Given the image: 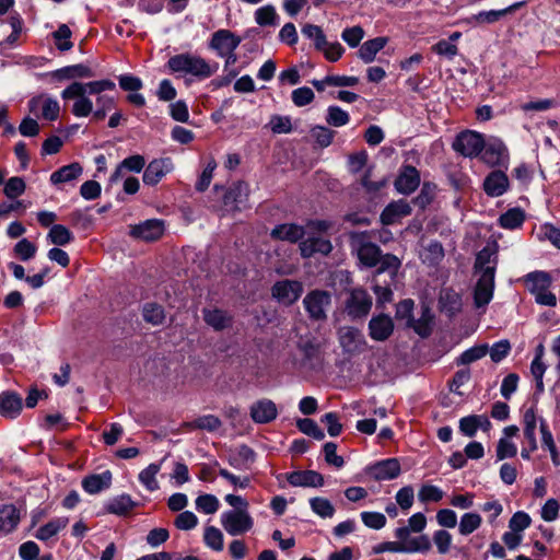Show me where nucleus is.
Here are the masks:
<instances>
[{
    "label": "nucleus",
    "mask_w": 560,
    "mask_h": 560,
    "mask_svg": "<svg viewBox=\"0 0 560 560\" xmlns=\"http://www.w3.org/2000/svg\"><path fill=\"white\" fill-rule=\"evenodd\" d=\"M143 318L145 322L153 325L162 324L164 319V311L162 306L158 304L148 303L143 306Z\"/></svg>",
    "instance_id": "56"
},
{
    "label": "nucleus",
    "mask_w": 560,
    "mask_h": 560,
    "mask_svg": "<svg viewBox=\"0 0 560 560\" xmlns=\"http://www.w3.org/2000/svg\"><path fill=\"white\" fill-rule=\"evenodd\" d=\"M22 410V399L13 392L0 394V415L7 418L16 417Z\"/></svg>",
    "instance_id": "32"
},
{
    "label": "nucleus",
    "mask_w": 560,
    "mask_h": 560,
    "mask_svg": "<svg viewBox=\"0 0 560 560\" xmlns=\"http://www.w3.org/2000/svg\"><path fill=\"white\" fill-rule=\"evenodd\" d=\"M312 511L323 517L330 518L335 514V508L328 499L316 497L310 500Z\"/></svg>",
    "instance_id": "46"
},
{
    "label": "nucleus",
    "mask_w": 560,
    "mask_h": 560,
    "mask_svg": "<svg viewBox=\"0 0 560 560\" xmlns=\"http://www.w3.org/2000/svg\"><path fill=\"white\" fill-rule=\"evenodd\" d=\"M311 136L320 148H327L331 144L335 132L325 126H314L311 129Z\"/></svg>",
    "instance_id": "52"
},
{
    "label": "nucleus",
    "mask_w": 560,
    "mask_h": 560,
    "mask_svg": "<svg viewBox=\"0 0 560 560\" xmlns=\"http://www.w3.org/2000/svg\"><path fill=\"white\" fill-rule=\"evenodd\" d=\"M330 303V293L323 290H313L303 299L305 311L310 317L315 320H323L326 318V311Z\"/></svg>",
    "instance_id": "8"
},
{
    "label": "nucleus",
    "mask_w": 560,
    "mask_h": 560,
    "mask_svg": "<svg viewBox=\"0 0 560 560\" xmlns=\"http://www.w3.org/2000/svg\"><path fill=\"white\" fill-rule=\"evenodd\" d=\"M221 424H222V422L217 416L206 415V416L195 419L191 422H188L186 425L190 430L199 429V430H206L209 432H213V431H217L221 427Z\"/></svg>",
    "instance_id": "45"
},
{
    "label": "nucleus",
    "mask_w": 560,
    "mask_h": 560,
    "mask_svg": "<svg viewBox=\"0 0 560 560\" xmlns=\"http://www.w3.org/2000/svg\"><path fill=\"white\" fill-rule=\"evenodd\" d=\"M395 499L401 510L408 511L412 506L415 500L413 488L411 486L402 487L397 491Z\"/></svg>",
    "instance_id": "59"
},
{
    "label": "nucleus",
    "mask_w": 560,
    "mask_h": 560,
    "mask_svg": "<svg viewBox=\"0 0 560 560\" xmlns=\"http://www.w3.org/2000/svg\"><path fill=\"white\" fill-rule=\"evenodd\" d=\"M361 520L363 524L372 529H381L386 524V517L380 512H362Z\"/></svg>",
    "instance_id": "62"
},
{
    "label": "nucleus",
    "mask_w": 560,
    "mask_h": 560,
    "mask_svg": "<svg viewBox=\"0 0 560 560\" xmlns=\"http://www.w3.org/2000/svg\"><path fill=\"white\" fill-rule=\"evenodd\" d=\"M485 147L481 133L466 130L460 132L453 142V149L465 158L479 156Z\"/></svg>",
    "instance_id": "7"
},
{
    "label": "nucleus",
    "mask_w": 560,
    "mask_h": 560,
    "mask_svg": "<svg viewBox=\"0 0 560 560\" xmlns=\"http://www.w3.org/2000/svg\"><path fill=\"white\" fill-rule=\"evenodd\" d=\"M350 120L349 114L339 106L331 105L327 108L326 121L334 127H342Z\"/></svg>",
    "instance_id": "49"
},
{
    "label": "nucleus",
    "mask_w": 560,
    "mask_h": 560,
    "mask_svg": "<svg viewBox=\"0 0 560 560\" xmlns=\"http://www.w3.org/2000/svg\"><path fill=\"white\" fill-rule=\"evenodd\" d=\"M278 14L273 5H264L256 10L255 21L260 26L276 25Z\"/></svg>",
    "instance_id": "50"
},
{
    "label": "nucleus",
    "mask_w": 560,
    "mask_h": 560,
    "mask_svg": "<svg viewBox=\"0 0 560 560\" xmlns=\"http://www.w3.org/2000/svg\"><path fill=\"white\" fill-rule=\"evenodd\" d=\"M420 184V174L413 166H405L395 180V188L398 192L409 195L413 192Z\"/></svg>",
    "instance_id": "19"
},
{
    "label": "nucleus",
    "mask_w": 560,
    "mask_h": 560,
    "mask_svg": "<svg viewBox=\"0 0 560 560\" xmlns=\"http://www.w3.org/2000/svg\"><path fill=\"white\" fill-rule=\"evenodd\" d=\"M167 67L173 73L180 75H190L198 80H205L213 75L219 66L217 62L210 63L202 57L183 52L171 57Z\"/></svg>",
    "instance_id": "2"
},
{
    "label": "nucleus",
    "mask_w": 560,
    "mask_h": 560,
    "mask_svg": "<svg viewBox=\"0 0 560 560\" xmlns=\"http://www.w3.org/2000/svg\"><path fill=\"white\" fill-rule=\"evenodd\" d=\"M482 523V518L478 513L467 512L460 516L458 523V532L463 536H468L477 530Z\"/></svg>",
    "instance_id": "42"
},
{
    "label": "nucleus",
    "mask_w": 560,
    "mask_h": 560,
    "mask_svg": "<svg viewBox=\"0 0 560 560\" xmlns=\"http://www.w3.org/2000/svg\"><path fill=\"white\" fill-rule=\"evenodd\" d=\"M82 174V167L79 163H71L60 167L50 175V182L54 185L71 183L78 179Z\"/></svg>",
    "instance_id": "35"
},
{
    "label": "nucleus",
    "mask_w": 560,
    "mask_h": 560,
    "mask_svg": "<svg viewBox=\"0 0 560 560\" xmlns=\"http://www.w3.org/2000/svg\"><path fill=\"white\" fill-rule=\"evenodd\" d=\"M530 517L527 513L518 511L510 518L509 527L512 532L522 533L530 525Z\"/></svg>",
    "instance_id": "64"
},
{
    "label": "nucleus",
    "mask_w": 560,
    "mask_h": 560,
    "mask_svg": "<svg viewBox=\"0 0 560 560\" xmlns=\"http://www.w3.org/2000/svg\"><path fill=\"white\" fill-rule=\"evenodd\" d=\"M481 160L489 166H501L509 160V153L505 144L499 139H491L480 153Z\"/></svg>",
    "instance_id": "11"
},
{
    "label": "nucleus",
    "mask_w": 560,
    "mask_h": 560,
    "mask_svg": "<svg viewBox=\"0 0 560 560\" xmlns=\"http://www.w3.org/2000/svg\"><path fill=\"white\" fill-rule=\"evenodd\" d=\"M220 522L224 530L231 536H240L249 532L254 520L248 510H229L221 514Z\"/></svg>",
    "instance_id": "4"
},
{
    "label": "nucleus",
    "mask_w": 560,
    "mask_h": 560,
    "mask_svg": "<svg viewBox=\"0 0 560 560\" xmlns=\"http://www.w3.org/2000/svg\"><path fill=\"white\" fill-rule=\"evenodd\" d=\"M248 186L243 182L233 184L225 192L223 203L229 210H240L247 200Z\"/></svg>",
    "instance_id": "22"
},
{
    "label": "nucleus",
    "mask_w": 560,
    "mask_h": 560,
    "mask_svg": "<svg viewBox=\"0 0 560 560\" xmlns=\"http://www.w3.org/2000/svg\"><path fill=\"white\" fill-rule=\"evenodd\" d=\"M494 291V276L491 269L487 272L478 275V280L474 291V303L476 307L480 308L490 303L493 298Z\"/></svg>",
    "instance_id": "10"
},
{
    "label": "nucleus",
    "mask_w": 560,
    "mask_h": 560,
    "mask_svg": "<svg viewBox=\"0 0 560 560\" xmlns=\"http://www.w3.org/2000/svg\"><path fill=\"white\" fill-rule=\"evenodd\" d=\"M68 524V518L66 517H59L54 518L46 523L45 525L40 526L35 537L39 540L46 541L50 539L51 537L56 536L61 529H63Z\"/></svg>",
    "instance_id": "40"
},
{
    "label": "nucleus",
    "mask_w": 560,
    "mask_h": 560,
    "mask_svg": "<svg viewBox=\"0 0 560 560\" xmlns=\"http://www.w3.org/2000/svg\"><path fill=\"white\" fill-rule=\"evenodd\" d=\"M444 492L441 488L424 483L418 491V500L422 503L439 502L443 499Z\"/></svg>",
    "instance_id": "48"
},
{
    "label": "nucleus",
    "mask_w": 560,
    "mask_h": 560,
    "mask_svg": "<svg viewBox=\"0 0 560 560\" xmlns=\"http://www.w3.org/2000/svg\"><path fill=\"white\" fill-rule=\"evenodd\" d=\"M203 541L206 546L214 551H222L224 547V536L222 532L214 526L205 528Z\"/></svg>",
    "instance_id": "44"
},
{
    "label": "nucleus",
    "mask_w": 560,
    "mask_h": 560,
    "mask_svg": "<svg viewBox=\"0 0 560 560\" xmlns=\"http://www.w3.org/2000/svg\"><path fill=\"white\" fill-rule=\"evenodd\" d=\"M538 421L540 419L537 418L534 408H528L523 412V430L524 436L527 440L530 451H535L537 448V440H536V428Z\"/></svg>",
    "instance_id": "33"
},
{
    "label": "nucleus",
    "mask_w": 560,
    "mask_h": 560,
    "mask_svg": "<svg viewBox=\"0 0 560 560\" xmlns=\"http://www.w3.org/2000/svg\"><path fill=\"white\" fill-rule=\"evenodd\" d=\"M366 471L374 480L381 481L397 478L400 475L401 468L398 459L388 458L369 466Z\"/></svg>",
    "instance_id": "13"
},
{
    "label": "nucleus",
    "mask_w": 560,
    "mask_h": 560,
    "mask_svg": "<svg viewBox=\"0 0 560 560\" xmlns=\"http://www.w3.org/2000/svg\"><path fill=\"white\" fill-rule=\"evenodd\" d=\"M161 470V464L152 463L139 472L138 479L148 491H156L160 488L156 475Z\"/></svg>",
    "instance_id": "38"
},
{
    "label": "nucleus",
    "mask_w": 560,
    "mask_h": 560,
    "mask_svg": "<svg viewBox=\"0 0 560 560\" xmlns=\"http://www.w3.org/2000/svg\"><path fill=\"white\" fill-rule=\"evenodd\" d=\"M411 213V207L406 200H397L390 202L381 213V221L383 224L390 225L399 219L407 217Z\"/></svg>",
    "instance_id": "23"
},
{
    "label": "nucleus",
    "mask_w": 560,
    "mask_h": 560,
    "mask_svg": "<svg viewBox=\"0 0 560 560\" xmlns=\"http://www.w3.org/2000/svg\"><path fill=\"white\" fill-rule=\"evenodd\" d=\"M288 481L293 487H322L324 478L315 470L293 471L288 475Z\"/></svg>",
    "instance_id": "25"
},
{
    "label": "nucleus",
    "mask_w": 560,
    "mask_h": 560,
    "mask_svg": "<svg viewBox=\"0 0 560 560\" xmlns=\"http://www.w3.org/2000/svg\"><path fill=\"white\" fill-rule=\"evenodd\" d=\"M320 421L326 425L327 432L330 436H338L342 432V424L340 423V419L336 412L325 413Z\"/></svg>",
    "instance_id": "61"
},
{
    "label": "nucleus",
    "mask_w": 560,
    "mask_h": 560,
    "mask_svg": "<svg viewBox=\"0 0 560 560\" xmlns=\"http://www.w3.org/2000/svg\"><path fill=\"white\" fill-rule=\"evenodd\" d=\"M116 84L108 79L79 82L74 81L61 92L63 100H72L71 113L78 117L92 116L93 120H103L115 107V98L107 91H114Z\"/></svg>",
    "instance_id": "1"
},
{
    "label": "nucleus",
    "mask_w": 560,
    "mask_h": 560,
    "mask_svg": "<svg viewBox=\"0 0 560 560\" xmlns=\"http://www.w3.org/2000/svg\"><path fill=\"white\" fill-rule=\"evenodd\" d=\"M349 238L352 252L363 266L371 268L378 265L381 248L371 241L368 232H352Z\"/></svg>",
    "instance_id": "3"
},
{
    "label": "nucleus",
    "mask_w": 560,
    "mask_h": 560,
    "mask_svg": "<svg viewBox=\"0 0 560 560\" xmlns=\"http://www.w3.org/2000/svg\"><path fill=\"white\" fill-rule=\"evenodd\" d=\"M423 545H418L416 541H411L410 544H399L397 541H387L381 545L378 551H389V552H424L431 548V544L429 538L421 539Z\"/></svg>",
    "instance_id": "30"
},
{
    "label": "nucleus",
    "mask_w": 560,
    "mask_h": 560,
    "mask_svg": "<svg viewBox=\"0 0 560 560\" xmlns=\"http://www.w3.org/2000/svg\"><path fill=\"white\" fill-rule=\"evenodd\" d=\"M497 257L495 253L490 248L481 249L476 257L475 269L478 275L487 272L491 269L492 275H495Z\"/></svg>",
    "instance_id": "39"
},
{
    "label": "nucleus",
    "mask_w": 560,
    "mask_h": 560,
    "mask_svg": "<svg viewBox=\"0 0 560 560\" xmlns=\"http://www.w3.org/2000/svg\"><path fill=\"white\" fill-rule=\"evenodd\" d=\"M307 237L300 242L301 255L305 258L312 257L315 254L328 255L332 245L330 241L322 235L306 234Z\"/></svg>",
    "instance_id": "15"
},
{
    "label": "nucleus",
    "mask_w": 560,
    "mask_h": 560,
    "mask_svg": "<svg viewBox=\"0 0 560 560\" xmlns=\"http://www.w3.org/2000/svg\"><path fill=\"white\" fill-rule=\"evenodd\" d=\"M303 292V285L296 280H281L273 284V298L284 305H291L298 301Z\"/></svg>",
    "instance_id": "9"
},
{
    "label": "nucleus",
    "mask_w": 560,
    "mask_h": 560,
    "mask_svg": "<svg viewBox=\"0 0 560 560\" xmlns=\"http://www.w3.org/2000/svg\"><path fill=\"white\" fill-rule=\"evenodd\" d=\"M525 2H515L511 4L508 8L501 9V10H490V11H481L470 18L471 22H475L476 24H493L498 22L500 19L504 18L509 13L514 12L515 10L520 9L522 5H524Z\"/></svg>",
    "instance_id": "28"
},
{
    "label": "nucleus",
    "mask_w": 560,
    "mask_h": 560,
    "mask_svg": "<svg viewBox=\"0 0 560 560\" xmlns=\"http://www.w3.org/2000/svg\"><path fill=\"white\" fill-rule=\"evenodd\" d=\"M363 37L364 30L359 25L347 27L341 33L342 40L352 48L358 47Z\"/></svg>",
    "instance_id": "58"
},
{
    "label": "nucleus",
    "mask_w": 560,
    "mask_h": 560,
    "mask_svg": "<svg viewBox=\"0 0 560 560\" xmlns=\"http://www.w3.org/2000/svg\"><path fill=\"white\" fill-rule=\"evenodd\" d=\"M420 256L423 262L434 266L444 257L443 246L439 242H431L423 248Z\"/></svg>",
    "instance_id": "43"
},
{
    "label": "nucleus",
    "mask_w": 560,
    "mask_h": 560,
    "mask_svg": "<svg viewBox=\"0 0 560 560\" xmlns=\"http://www.w3.org/2000/svg\"><path fill=\"white\" fill-rule=\"evenodd\" d=\"M299 430L317 441H322L325 438L324 431L317 425V423L310 418L300 419L296 422Z\"/></svg>",
    "instance_id": "51"
},
{
    "label": "nucleus",
    "mask_w": 560,
    "mask_h": 560,
    "mask_svg": "<svg viewBox=\"0 0 560 560\" xmlns=\"http://www.w3.org/2000/svg\"><path fill=\"white\" fill-rule=\"evenodd\" d=\"M25 191V183L21 177H11L4 185L3 192L10 198H16Z\"/></svg>",
    "instance_id": "60"
},
{
    "label": "nucleus",
    "mask_w": 560,
    "mask_h": 560,
    "mask_svg": "<svg viewBox=\"0 0 560 560\" xmlns=\"http://www.w3.org/2000/svg\"><path fill=\"white\" fill-rule=\"evenodd\" d=\"M488 352V347L486 345L475 346L466 351H464L459 358L457 359V364L465 365L470 364L481 358H483Z\"/></svg>",
    "instance_id": "53"
},
{
    "label": "nucleus",
    "mask_w": 560,
    "mask_h": 560,
    "mask_svg": "<svg viewBox=\"0 0 560 560\" xmlns=\"http://www.w3.org/2000/svg\"><path fill=\"white\" fill-rule=\"evenodd\" d=\"M164 222L162 220H147L131 228L130 234L135 238L152 242L160 238L164 233Z\"/></svg>",
    "instance_id": "14"
},
{
    "label": "nucleus",
    "mask_w": 560,
    "mask_h": 560,
    "mask_svg": "<svg viewBox=\"0 0 560 560\" xmlns=\"http://www.w3.org/2000/svg\"><path fill=\"white\" fill-rule=\"evenodd\" d=\"M378 264L377 273L389 272L395 275L400 267V260L392 254L382 255L381 253Z\"/></svg>",
    "instance_id": "57"
},
{
    "label": "nucleus",
    "mask_w": 560,
    "mask_h": 560,
    "mask_svg": "<svg viewBox=\"0 0 560 560\" xmlns=\"http://www.w3.org/2000/svg\"><path fill=\"white\" fill-rule=\"evenodd\" d=\"M203 319L215 330H223L232 324V317L219 308L203 310Z\"/></svg>",
    "instance_id": "34"
},
{
    "label": "nucleus",
    "mask_w": 560,
    "mask_h": 560,
    "mask_svg": "<svg viewBox=\"0 0 560 560\" xmlns=\"http://www.w3.org/2000/svg\"><path fill=\"white\" fill-rule=\"evenodd\" d=\"M526 214L523 209L516 207L509 209L499 217V224L506 230H515L523 225Z\"/></svg>",
    "instance_id": "36"
},
{
    "label": "nucleus",
    "mask_w": 560,
    "mask_h": 560,
    "mask_svg": "<svg viewBox=\"0 0 560 560\" xmlns=\"http://www.w3.org/2000/svg\"><path fill=\"white\" fill-rule=\"evenodd\" d=\"M372 307L371 295L362 288H355L349 291L345 301V311L352 318L365 317Z\"/></svg>",
    "instance_id": "5"
},
{
    "label": "nucleus",
    "mask_w": 560,
    "mask_h": 560,
    "mask_svg": "<svg viewBox=\"0 0 560 560\" xmlns=\"http://www.w3.org/2000/svg\"><path fill=\"white\" fill-rule=\"evenodd\" d=\"M110 483L112 472L109 470H105L101 474H94L85 477L82 480V488L89 494H96L108 489Z\"/></svg>",
    "instance_id": "26"
},
{
    "label": "nucleus",
    "mask_w": 560,
    "mask_h": 560,
    "mask_svg": "<svg viewBox=\"0 0 560 560\" xmlns=\"http://www.w3.org/2000/svg\"><path fill=\"white\" fill-rule=\"evenodd\" d=\"M369 331L373 340L384 341L388 339L394 331L393 319L383 314L374 316L369 323Z\"/></svg>",
    "instance_id": "20"
},
{
    "label": "nucleus",
    "mask_w": 560,
    "mask_h": 560,
    "mask_svg": "<svg viewBox=\"0 0 560 560\" xmlns=\"http://www.w3.org/2000/svg\"><path fill=\"white\" fill-rule=\"evenodd\" d=\"M305 229L294 223L279 224L271 231V237L290 243H296L305 235Z\"/></svg>",
    "instance_id": "27"
},
{
    "label": "nucleus",
    "mask_w": 560,
    "mask_h": 560,
    "mask_svg": "<svg viewBox=\"0 0 560 560\" xmlns=\"http://www.w3.org/2000/svg\"><path fill=\"white\" fill-rule=\"evenodd\" d=\"M433 542L436 546L439 553L445 555L451 549L452 535L447 530L439 529L433 534Z\"/></svg>",
    "instance_id": "63"
},
{
    "label": "nucleus",
    "mask_w": 560,
    "mask_h": 560,
    "mask_svg": "<svg viewBox=\"0 0 560 560\" xmlns=\"http://www.w3.org/2000/svg\"><path fill=\"white\" fill-rule=\"evenodd\" d=\"M36 250L37 247L27 238H22L14 246V254L23 261L32 259Z\"/></svg>",
    "instance_id": "55"
},
{
    "label": "nucleus",
    "mask_w": 560,
    "mask_h": 560,
    "mask_svg": "<svg viewBox=\"0 0 560 560\" xmlns=\"http://www.w3.org/2000/svg\"><path fill=\"white\" fill-rule=\"evenodd\" d=\"M220 502L213 494H202L196 499V508L205 514H213L219 510Z\"/></svg>",
    "instance_id": "54"
},
{
    "label": "nucleus",
    "mask_w": 560,
    "mask_h": 560,
    "mask_svg": "<svg viewBox=\"0 0 560 560\" xmlns=\"http://www.w3.org/2000/svg\"><path fill=\"white\" fill-rule=\"evenodd\" d=\"M524 282L527 290L536 296L550 289L552 279L546 271H533L525 276Z\"/></svg>",
    "instance_id": "24"
},
{
    "label": "nucleus",
    "mask_w": 560,
    "mask_h": 560,
    "mask_svg": "<svg viewBox=\"0 0 560 560\" xmlns=\"http://www.w3.org/2000/svg\"><path fill=\"white\" fill-rule=\"evenodd\" d=\"M337 335L339 345L345 353L358 355L366 350V339L358 328L343 326L338 329Z\"/></svg>",
    "instance_id": "6"
},
{
    "label": "nucleus",
    "mask_w": 560,
    "mask_h": 560,
    "mask_svg": "<svg viewBox=\"0 0 560 560\" xmlns=\"http://www.w3.org/2000/svg\"><path fill=\"white\" fill-rule=\"evenodd\" d=\"M249 411L252 420L258 424L269 423L278 416L276 404L267 398L255 401L250 406Z\"/></svg>",
    "instance_id": "18"
},
{
    "label": "nucleus",
    "mask_w": 560,
    "mask_h": 560,
    "mask_svg": "<svg viewBox=\"0 0 560 560\" xmlns=\"http://www.w3.org/2000/svg\"><path fill=\"white\" fill-rule=\"evenodd\" d=\"M440 304L442 311L452 316L460 311L462 298L457 292L445 289L440 294Z\"/></svg>",
    "instance_id": "37"
},
{
    "label": "nucleus",
    "mask_w": 560,
    "mask_h": 560,
    "mask_svg": "<svg viewBox=\"0 0 560 560\" xmlns=\"http://www.w3.org/2000/svg\"><path fill=\"white\" fill-rule=\"evenodd\" d=\"M21 513L13 504L0 506V532L9 534L19 525Z\"/></svg>",
    "instance_id": "31"
},
{
    "label": "nucleus",
    "mask_w": 560,
    "mask_h": 560,
    "mask_svg": "<svg viewBox=\"0 0 560 560\" xmlns=\"http://www.w3.org/2000/svg\"><path fill=\"white\" fill-rule=\"evenodd\" d=\"M48 238L52 244L63 246L73 240V235L65 225L56 224L51 226Z\"/></svg>",
    "instance_id": "47"
},
{
    "label": "nucleus",
    "mask_w": 560,
    "mask_h": 560,
    "mask_svg": "<svg viewBox=\"0 0 560 560\" xmlns=\"http://www.w3.org/2000/svg\"><path fill=\"white\" fill-rule=\"evenodd\" d=\"M172 170V162L170 159L153 160L147 166L143 173V182L147 185L158 184L167 173Z\"/></svg>",
    "instance_id": "21"
},
{
    "label": "nucleus",
    "mask_w": 560,
    "mask_h": 560,
    "mask_svg": "<svg viewBox=\"0 0 560 560\" xmlns=\"http://www.w3.org/2000/svg\"><path fill=\"white\" fill-rule=\"evenodd\" d=\"M39 108L44 119L56 120L59 117L60 105L56 98L44 95L31 98L28 102L30 112L37 115Z\"/></svg>",
    "instance_id": "16"
},
{
    "label": "nucleus",
    "mask_w": 560,
    "mask_h": 560,
    "mask_svg": "<svg viewBox=\"0 0 560 560\" xmlns=\"http://www.w3.org/2000/svg\"><path fill=\"white\" fill-rule=\"evenodd\" d=\"M387 43L388 38L384 36L369 39L360 46L358 57L364 63H371L375 60L376 55L386 46Z\"/></svg>",
    "instance_id": "29"
},
{
    "label": "nucleus",
    "mask_w": 560,
    "mask_h": 560,
    "mask_svg": "<svg viewBox=\"0 0 560 560\" xmlns=\"http://www.w3.org/2000/svg\"><path fill=\"white\" fill-rule=\"evenodd\" d=\"M135 505L136 503L129 494H120L107 502L106 510L115 515H125L132 510Z\"/></svg>",
    "instance_id": "41"
},
{
    "label": "nucleus",
    "mask_w": 560,
    "mask_h": 560,
    "mask_svg": "<svg viewBox=\"0 0 560 560\" xmlns=\"http://www.w3.org/2000/svg\"><path fill=\"white\" fill-rule=\"evenodd\" d=\"M510 188V179L502 171L490 172L483 180L485 192L492 198L503 196Z\"/></svg>",
    "instance_id": "17"
},
{
    "label": "nucleus",
    "mask_w": 560,
    "mask_h": 560,
    "mask_svg": "<svg viewBox=\"0 0 560 560\" xmlns=\"http://www.w3.org/2000/svg\"><path fill=\"white\" fill-rule=\"evenodd\" d=\"M240 43L241 39L232 32L219 30L212 34L209 46L217 51L218 56L225 57V55L235 51Z\"/></svg>",
    "instance_id": "12"
}]
</instances>
